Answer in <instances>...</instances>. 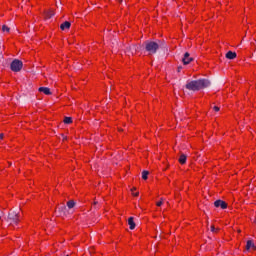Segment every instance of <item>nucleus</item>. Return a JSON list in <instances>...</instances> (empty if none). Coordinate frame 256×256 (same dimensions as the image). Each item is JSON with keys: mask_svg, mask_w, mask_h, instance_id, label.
<instances>
[{"mask_svg": "<svg viewBox=\"0 0 256 256\" xmlns=\"http://www.w3.org/2000/svg\"><path fill=\"white\" fill-rule=\"evenodd\" d=\"M209 85H211V82L207 79L194 80L187 82L186 89H189V91H200V89H205Z\"/></svg>", "mask_w": 256, "mask_h": 256, "instance_id": "obj_1", "label": "nucleus"}, {"mask_svg": "<svg viewBox=\"0 0 256 256\" xmlns=\"http://www.w3.org/2000/svg\"><path fill=\"white\" fill-rule=\"evenodd\" d=\"M159 49V44L156 42H147L146 43V51H148L149 55H153L157 53V50Z\"/></svg>", "mask_w": 256, "mask_h": 256, "instance_id": "obj_2", "label": "nucleus"}, {"mask_svg": "<svg viewBox=\"0 0 256 256\" xmlns=\"http://www.w3.org/2000/svg\"><path fill=\"white\" fill-rule=\"evenodd\" d=\"M8 221H10L11 225H18L19 213L15 212V211H11L8 215Z\"/></svg>", "mask_w": 256, "mask_h": 256, "instance_id": "obj_3", "label": "nucleus"}, {"mask_svg": "<svg viewBox=\"0 0 256 256\" xmlns=\"http://www.w3.org/2000/svg\"><path fill=\"white\" fill-rule=\"evenodd\" d=\"M20 69H23V62L20 60H14L11 63V70L17 73Z\"/></svg>", "mask_w": 256, "mask_h": 256, "instance_id": "obj_4", "label": "nucleus"}, {"mask_svg": "<svg viewBox=\"0 0 256 256\" xmlns=\"http://www.w3.org/2000/svg\"><path fill=\"white\" fill-rule=\"evenodd\" d=\"M182 61H183L184 65H189V63H191V61H193V58H191L189 52H186L184 54V57H183Z\"/></svg>", "mask_w": 256, "mask_h": 256, "instance_id": "obj_5", "label": "nucleus"}, {"mask_svg": "<svg viewBox=\"0 0 256 256\" xmlns=\"http://www.w3.org/2000/svg\"><path fill=\"white\" fill-rule=\"evenodd\" d=\"M215 207H221L222 209H227V203L223 200H216L214 202Z\"/></svg>", "mask_w": 256, "mask_h": 256, "instance_id": "obj_6", "label": "nucleus"}, {"mask_svg": "<svg viewBox=\"0 0 256 256\" xmlns=\"http://www.w3.org/2000/svg\"><path fill=\"white\" fill-rule=\"evenodd\" d=\"M38 91L44 95H51V90L48 87H40Z\"/></svg>", "mask_w": 256, "mask_h": 256, "instance_id": "obj_7", "label": "nucleus"}, {"mask_svg": "<svg viewBox=\"0 0 256 256\" xmlns=\"http://www.w3.org/2000/svg\"><path fill=\"white\" fill-rule=\"evenodd\" d=\"M70 27H71V23L68 22V21H66V22H64V23H62V24L60 25V29H61L62 31H65V30H67V29H70Z\"/></svg>", "mask_w": 256, "mask_h": 256, "instance_id": "obj_8", "label": "nucleus"}, {"mask_svg": "<svg viewBox=\"0 0 256 256\" xmlns=\"http://www.w3.org/2000/svg\"><path fill=\"white\" fill-rule=\"evenodd\" d=\"M237 57V53L233 51H229L226 53V59H235Z\"/></svg>", "mask_w": 256, "mask_h": 256, "instance_id": "obj_9", "label": "nucleus"}, {"mask_svg": "<svg viewBox=\"0 0 256 256\" xmlns=\"http://www.w3.org/2000/svg\"><path fill=\"white\" fill-rule=\"evenodd\" d=\"M246 248L249 250V249H252L253 251H255L256 247H255V243H253V241L251 240H248L247 241V244H246Z\"/></svg>", "mask_w": 256, "mask_h": 256, "instance_id": "obj_10", "label": "nucleus"}, {"mask_svg": "<svg viewBox=\"0 0 256 256\" xmlns=\"http://www.w3.org/2000/svg\"><path fill=\"white\" fill-rule=\"evenodd\" d=\"M179 163H181V165H185V163H187V156L185 154L180 155Z\"/></svg>", "mask_w": 256, "mask_h": 256, "instance_id": "obj_11", "label": "nucleus"}, {"mask_svg": "<svg viewBox=\"0 0 256 256\" xmlns=\"http://www.w3.org/2000/svg\"><path fill=\"white\" fill-rule=\"evenodd\" d=\"M128 225H129L131 230L135 229V221L133 220V217H130L128 219Z\"/></svg>", "mask_w": 256, "mask_h": 256, "instance_id": "obj_12", "label": "nucleus"}, {"mask_svg": "<svg viewBox=\"0 0 256 256\" xmlns=\"http://www.w3.org/2000/svg\"><path fill=\"white\" fill-rule=\"evenodd\" d=\"M67 207H68V209H73V207H75V201H73V200L68 201Z\"/></svg>", "mask_w": 256, "mask_h": 256, "instance_id": "obj_13", "label": "nucleus"}, {"mask_svg": "<svg viewBox=\"0 0 256 256\" xmlns=\"http://www.w3.org/2000/svg\"><path fill=\"white\" fill-rule=\"evenodd\" d=\"M55 15V12L53 10H50L46 13V19H51Z\"/></svg>", "mask_w": 256, "mask_h": 256, "instance_id": "obj_14", "label": "nucleus"}, {"mask_svg": "<svg viewBox=\"0 0 256 256\" xmlns=\"http://www.w3.org/2000/svg\"><path fill=\"white\" fill-rule=\"evenodd\" d=\"M72 122H73V119L71 117H65L64 118V123H66V125H69Z\"/></svg>", "mask_w": 256, "mask_h": 256, "instance_id": "obj_15", "label": "nucleus"}, {"mask_svg": "<svg viewBox=\"0 0 256 256\" xmlns=\"http://www.w3.org/2000/svg\"><path fill=\"white\" fill-rule=\"evenodd\" d=\"M148 175H149V171H143L142 172V179L147 180Z\"/></svg>", "mask_w": 256, "mask_h": 256, "instance_id": "obj_16", "label": "nucleus"}, {"mask_svg": "<svg viewBox=\"0 0 256 256\" xmlns=\"http://www.w3.org/2000/svg\"><path fill=\"white\" fill-rule=\"evenodd\" d=\"M2 31L4 32V33H9V31H10V29H9V27H7V26H2Z\"/></svg>", "mask_w": 256, "mask_h": 256, "instance_id": "obj_17", "label": "nucleus"}, {"mask_svg": "<svg viewBox=\"0 0 256 256\" xmlns=\"http://www.w3.org/2000/svg\"><path fill=\"white\" fill-rule=\"evenodd\" d=\"M134 191H135V188H132L131 189L132 195H134V197H137L139 195V192L134 193Z\"/></svg>", "mask_w": 256, "mask_h": 256, "instance_id": "obj_18", "label": "nucleus"}, {"mask_svg": "<svg viewBox=\"0 0 256 256\" xmlns=\"http://www.w3.org/2000/svg\"><path fill=\"white\" fill-rule=\"evenodd\" d=\"M210 230L212 231V233H217V229L215 228V226H211Z\"/></svg>", "mask_w": 256, "mask_h": 256, "instance_id": "obj_19", "label": "nucleus"}, {"mask_svg": "<svg viewBox=\"0 0 256 256\" xmlns=\"http://www.w3.org/2000/svg\"><path fill=\"white\" fill-rule=\"evenodd\" d=\"M156 205H157V207H161V205H163V200L157 202Z\"/></svg>", "mask_w": 256, "mask_h": 256, "instance_id": "obj_20", "label": "nucleus"}, {"mask_svg": "<svg viewBox=\"0 0 256 256\" xmlns=\"http://www.w3.org/2000/svg\"><path fill=\"white\" fill-rule=\"evenodd\" d=\"M213 109H214V111H216V112L219 111V107H218V106H214Z\"/></svg>", "mask_w": 256, "mask_h": 256, "instance_id": "obj_21", "label": "nucleus"}, {"mask_svg": "<svg viewBox=\"0 0 256 256\" xmlns=\"http://www.w3.org/2000/svg\"><path fill=\"white\" fill-rule=\"evenodd\" d=\"M132 51H137V48H135V46H133Z\"/></svg>", "mask_w": 256, "mask_h": 256, "instance_id": "obj_22", "label": "nucleus"}, {"mask_svg": "<svg viewBox=\"0 0 256 256\" xmlns=\"http://www.w3.org/2000/svg\"><path fill=\"white\" fill-rule=\"evenodd\" d=\"M0 139H3V134H0Z\"/></svg>", "mask_w": 256, "mask_h": 256, "instance_id": "obj_23", "label": "nucleus"}, {"mask_svg": "<svg viewBox=\"0 0 256 256\" xmlns=\"http://www.w3.org/2000/svg\"><path fill=\"white\" fill-rule=\"evenodd\" d=\"M120 1H123V0H120Z\"/></svg>", "mask_w": 256, "mask_h": 256, "instance_id": "obj_24", "label": "nucleus"}, {"mask_svg": "<svg viewBox=\"0 0 256 256\" xmlns=\"http://www.w3.org/2000/svg\"><path fill=\"white\" fill-rule=\"evenodd\" d=\"M67 256H69V255H67Z\"/></svg>", "mask_w": 256, "mask_h": 256, "instance_id": "obj_25", "label": "nucleus"}]
</instances>
